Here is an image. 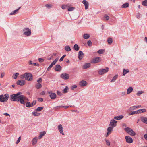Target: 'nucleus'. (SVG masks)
<instances>
[{
  "label": "nucleus",
  "mask_w": 147,
  "mask_h": 147,
  "mask_svg": "<svg viewBox=\"0 0 147 147\" xmlns=\"http://www.w3.org/2000/svg\"><path fill=\"white\" fill-rule=\"evenodd\" d=\"M21 94L20 92H18L16 94H13L10 96V99L11 101H19L20 102V97Z\"/></svg>",
  "instance_id": "f257e3e1"
},
{
  "label": "nucleus",
  "mask_w": 147,
  "mask_h": 147,
  "mask_svg": "<svg viewBox=\"0 0 147 147\" xmlns=\"http://www.w3.org/2000/svg\"><path fill=\"white\" fill-rule=\"evenodd\" d=\"M9 97V95L8 94H6L4 95H1L0 96V101L4 102L7 101Z\"/></svg>",
  "instance_id": "f03ea898"
},
{
  "label": "nucleus",
  "mask_w": 147,
  "mask_h": 147,
  "mask_svg": "<svg viewBox=\"0 0 147 147\" xmlns=\"http://www.w3.org/2000/svg\"><path fill=\"white\" fill-rule=\"evenodd\" d=\"M23 34L27 36H29L31 35V30L28 28H25L23 30Z\"/></svg>",
  "instance_id": "7ed1b4c3"
},
{
  "label": "nucleus",
  "mask_w": 147,
  "mask_h": 147,
  "mask_svg": "<svg viewBox=\"0 0 147 147\" xmlns=\"http://www.w3.org/2000/svg\"><path fill=\"white\" fill-rule=\"evenodd\" d=\"M20 99V103L24 105L25 104V102L29 101V99L27 97L22 95H21Z\"/></svg>",
  "instance_id": "20e7f679"
},
{
  "label": "nucleus",
  "mask_w": 147,
  "mask_h": 147,
  "mask_svg": "<svg viewBox=\"0 0 147 147\" xmlns=\"http://www.w3.org/2000/svg\"><path fill=\"white\" fill-rule=\"evenodd\" d=\"M101 59L100 57H96L93 58L91 61L90 63L92 64H96L100 62Z\"/></svg>",
  "instance_id": "39448f33"
},
{
  "label": "nucleus",
  "mask_w": 147,
  "mask_h": 147,
  "mask_svg": "<svg viewBox=\"0 0 147 147\" xmlns=\"http://www.w3.org/2000/svg\"><path fill=\"white\" fill-rule=\"evenodd\" d=\"M25 79L28 81H31L32 79V74L29 73H25Z\"/></svg>",
  "instance_id": "423d86ee"
},
{
  "label": "nucleus",
  "mask_w": 147,
  "mask_h": 147,
  "mask_svg": "<svg viewBox=\"0 0 147 147\" xmlns=\"http://www.w3.org/2000/svg\"><path fill=\"white\" fill-rule=\"evenodd\" d=\"M109 71V68L106 67L105 69H100L98 71V74L100 75H102L108 72Z\"/></svg>",
  "instance_id": "0eeeda50"
},
{
  "label": "nucleus",
  "mask_w": 147,
  "mask_h": 147,
  "mask_svg": "<svg viewBox=\"0 0 147 147\" xmlns=\"http://www.w3.org/2000/svg\"><path fill=\"white\" fill-rule=\"evenodd\" d=\"M61 77L64 80H67L69 78V75L68 74L63 73L61 75Z\"/></svg>",
  "instance_id": "6e6552de"
},
{
  "label": "nucleus",
  "mask_w": 147,
  "mask_h": 147,
  "mask_svg": "<svg viewBox=\"0 0 147 147\" xmlns=\"http://www.w3.org/2000/svg\"><path fill=\"white\" fill-rule=\"evenodd\" d=\"M48 92L49 94V96L51 99H54L56 98V95L55 93H52L51 91H48Z\"/></svg>",
  "instance_id": "1a4fd4ad"
},
{
  "label": "nucleus",
  "mask_w": 147,
  "mask_h": 147,
  "mask_svg": "<svg viewBox=\"0 0 147 147\" xmlns=\"http://www.w3.org/2000/svg\"><path fill=\"white\" fill-rule=\"evenodd\" d=\"M117 121L114 119L111 120L110 122L109 125L113 127L116 126Z\"/></svg>",
  "instance_id": "9d476101"
},
{
  "label": "nucleus",
  "mask_w": 147,
  "mask_h": 147,
  "mask_svg": "<svg viewBox=\"0 0 147 147\" xmlns=\"http://www.w3.org/2000/svg\"><path fill=\"white\" fill-rule=\"evenodd\" d=\"M57 128L59 130V131L60 132V134H62L63 135H64V133L63 132V127L62 125L61 124L58 125L57 127Z\"/></svg>",
  "instance_id": "9b49d317"
},
{
  "label": "nucleus",
  "mask_w": 147,
  "mask_h": 147,
  "mask_svg": "<svg viewBox=\"0 0 147 147\" xmlns=\"http://www.w3.org/2000/svg\"><path fill=\"white\" fill-rule=\"evenodd\" d=\"M125 139L126 142L127 143H131L133 142L132 139L130 137L126 136L125 137Z\"/></svg>",
  "instance_id": "f8f14e48"
},
{
  "label": "nucleus",
  "mask_w": 147,
  "mask_h": 147,
  "mask_svg": "<svg viewBox=\"0 0 147 147\" xmlns=\"http://www.w3.org/2000/svg\"><path fill=\"white\" fill-rule=\"evenodd\" d=\"M91 64L90 63H86L83 65L82 66V68L83 69H86L90 67Z\"/></svg>",
  "instance_id": "ddd939ff"
},
{
  "label": "nucleus",
  "mask_w": 147,
  "mask_h": 147,
  "mask_svg": "<svg viewBox=\"0 0 147 147\" xmlns=\"http://www.w3.org/2000/svg\"><path fill=\"white\" fill-rule=\"evenodd\" d=\"M25 83V81L22 80H18L17 82V84L20 86H23Z\"/></svg>",
  "instance_id": "4468645a"
},
{
  "label": "nucleus",
  "mask_w": 147,
  "mask_h": 147,
  "mask_svg": "<svg viewBox=\"0 0 147 147\" xmlns=\"http://www.w3.org/2000/svg\"><path fill=\"white\" fill-rule=\"evenodd\" d=\"M82 3L85 5V9H87L88 7V3L86 0H84L82 1Z\"/></svg>",
  "instance_id": "2eb2a0df"
},
{
  "label": "nucleus",
  "mask_w": 147,
  "mask_h": 147,
  "mask_svg": "<svg viewBox=\"0 0 147 147\" xmlns=\"http://www.w3.org/2000/svg\"><path fill=\"white\" fill-rule=\"evenodd\" d=\"M79 84L81 86H84L87 85V82L86 81L82 80L80 82Z\"/></svg>",
  "instance_id": "dca6fc26"
},
{
  "label": "nucleus",
  "mask_w": 147,
  "mask_h": 147,
  "mask_svg": "<svg viewBox=\"0 0 147 147\" xmlns=\"http://www.w3.org/2000/svg\"><path fill=\"white\" fill-rule=\"evenodd\" d=\"M62 67L59 65H57L55 66V70L57 71H59L61 69Z\"/></svg>",
  "instance_id": "f3484780"
},
{
  "label": "nucleus",
  "mask_w": 147,
  "mask_h": 147,
  "mask_svg": "<svg viewBox=\"0 0 147 147\" xmlns=\"http://www.w3.org/2000/svg\"><path fill=\"white\" fill-rule=\"evenodd\" d=\"M84 53L82 51H79L78 52V58L81 60L83 57Z\"/></svg>",
  "instance_id": "a211bd4d"
},
{
  "label": "nucleus",
  "mask_w": 147,
  "mask_h": 147,
  "mask_svg": "<svg viewBox=\"0 0 147 147\" xmlns=\"http://www.w3.org/2000/svg\"><path fill=\"white\" fill-rule=\"evenodd\" d=\"M21 7H19L18 8V9H16V10H14V11H13L11 12V13H10V15H15V14H16L17 13H18V11L21 8Z\"/></svg>",
  "instance_id": "6ab92c4d"
},
{
  "label": "nucleus",
  "mask_w": 147,
  "mask_h": 147,
  "mask_svg": "<svg viewBox=\"0 0 147 147\" xmlns=\"http://www.w3.org/2000/svg\"><path fill=\"white\" fill-rule=\"evenodd\" d=\"M141 121L144 123L147 124V117H141Z\"/></svg>",
  "instance_id": "aec40b11"
},
{
  "label": "nucleus",
  "mask_w": 147,
  "mask_h": 147,
  "mask_svg": "<svg viewBox=\"0 0 147 147\" xmlns=\"http://www.w3.org/2000/svg\"><path fill=\"white\" fill-rule=\"evenodd\" d=\"M124 117V116L122 115L115 116L114 117V119L117 120H120L123 119Z\"/></svg>",
  "instance_id": "412c9836"
},
{
  "label": "nucleus",
  "mask_w": 147,
  "mask_h": 147,
  "mask_svg": "<svg viewBox=\"0 0 147 147\" xmlns=\"http://www.w3.org/2000/svg\"><path fill=\"white\" fill-rule=\"evenodd\" d=\"M133 90V88L132 87H129L127 89V94H129Z\"/></svg>",
  "instance_id": "4be33fe9"
},
{
  "label": "nucleus",
  "mask_w": 147,
  "mask_h": 147,
  "mask_svg": "<svg viewBox=\"0 0 147 147\" xmlns=\"http://www.w3.org/2000/svg\"><path fill=\"white\" fill-rule=\"evenodd\" d=\"M46 132L44 131L42 132H41L40 133V135L38 137V138L39 139L42 138L43 136H44L46 134Z\"/></svg>",
  "instance_id": "5701e85b"
},
{
  "label": "nucleus",
  "mask_w": 147,
  "mask_h": 147,
  "mask_svg": "<svg viewBox=\"0 0 147 147\" xmlns=\"http://www.w3.org/2000/svg\"><path fill=\"white\" fill-rule=\"evenodd\" d=\"M37 137H35L32 140V145H34L36 144L37 142Z\"/></svg>",
  "instance_id": "b1692460"
},
{
  "label": "nucleus",
  "mask_w": 147,
  "mask_h": 147,
  "mask_svg": "<svg viewBox=\"0 0 147 147\" xmlns=\"http://www.w3.org/2000/svg\"><path fill=\"white\" fill-rule=\"evenodd\" d=\"M137 111H138V114L139 113H144L146 111V110L145 109H139Z\"/></svg>",
  "instance_id": "393cba45"
},
{
  "label": "nucleus",
  "mask_w": 147,
  "mask_h": 147,
  "mask_svg": "<svg viewBox=\"0 0 147 147\" xmlns=\"http://www.w3.org/2000/svg\"><path fill=\"white\" fill-rule=\"evenodd\" d=\"M90 37V35L88 34H84L83 35V38L86 39L89 38Z\"/></svg>",
  "instance_id": "a878e982"
},
{
  "label": "nucleus",
  "mask_w": 147,
  "mask_h": 147,
  "mask_svg": "<svg viewBox=\"0 0 147 147\" xmlns=\"http://www.w3.org/2000/svg\"><path fill=\"white\" fill-rule=\"evenodd\" d=\"M65 49L67 52L70 51L71 50L70 47L68 45L65 46Z\"/></svg>",
  "instance_id": "bb28decb"
},
{
  "label": "nucleus",
  "mask_w": 147,
  "mask_h": 147,
  "mask_svg": "<svg viewBox=\"0 0 147 147\" xmlns=\"http://www.w3.org/2000/svg\"><path fill=\"white\" fill-rule=\"evenodd\" d=\"M68 90L69 88L67 86H66L64 89L63 90V92L64 93H66L68 92Z\"/></svg>",
  "instance_id": "cd10ccee"
},
{
  "label": "nucleus",
  "mask_w": 147,
  "mask_h": 147,
  "mask_svg": "<svg viewBox=\"0 0 147 147\" xmlns=\"http://www.w3.org/2000/svg\"><path fill=\"white\" fill-rule=\"evenodd\" d=\"M35 86L36 88L38 89L41 88L42 86L40 83H38L36 84Z\"/></svg>",
  "instance_id": "c85d7f7f"
},
{
  "label": "nucleus",
  "mask_w": 147,
  "mask_h": 147,
  "mask_svg": "<svg viewBox=\"0 0 147 147\" xmlns=\"http://www.w3.org/2000/svg\"><path fill=\"white\" fill-rule=\"evenodd\" d=\"M144 93V92L143 91L140 90L138 91L136 93V95L137 96H140L141 94H143Z\"/></svg>",
  "instance_id": "c756f323"
},
{
  "label": "nucleus",
  "mask_w": 147,
  "mask_h": 147,
  "mask_svg": "<svg viewBox=\"0 0 147 147\" xmlns=\"http://www.w3.org/2000/svg\"><path fill=\"white\" fill-rule=\"evenodd\" d=\"M118 75H115V76H114L112 80L111 81V82H115L118 78Z\"/></svg>",
  "instance_id": "7c9ffc66"
},
{
  "label": "nucleus",
  "mask_w": 147,
  "mask_h": 147,
  "mask_svg": "<svg viewBox=\"0 0 147 147\" xmlns=\"http://www.w3.org/2000/svg\"><path fill=\"white\" fill-rule=\"evenodd\" d=\"M129 3H125L122 6V8H126L129 7Z\"/></svg>",
  "instance_id": "2f4dec72"
},
{
  "label": "nucleus",
  "mask_w": 147,
  "mask_h": 147,
  "mask_svg": "<svg viewBox=\"0 0 147 147\" xmlns=\"http://www.w3.org/2000/svg\"><path fill=\"white\" fill-rule=\"evenodd\" d=\"M74 48L75 50L76 51H78L79 50V47H78L77 44H75L74 45Z\"/></svg>",
  "instance_id": "473e14b6"
},
{
  "label": "nucleus",
  "mask_w": 147,
  "mask_h": 147,
  "mask_svg": "<svg viewBox=\"0 0 147 147\" xmlns=\"http://www.w3.org/2000/svg\"><path fill=\"white\" fill-rule=\"evenodd\" d=\"M129 134L130 135L133 136H135L136 134V133L132 129H131L130 132H129Z\"/></svg>",
  "instance_id": "72a5a7b5"
},
{
  "label": "nucleus",
  "mask_w": 147,
  "mask_h": 147,
  "mask_svg": "<svg viewBox=\"0 0 147 147\" xmlns=\"http://www.w3.org/2000/svg\"><path fill=\"white\" fill-rule=\"evenodd\" d=\"M129 72V70L128 69L125 70V69H124L123 70V76H125L127 73Z\"/></svg>",
  "instance_id": "f704fd0d"
},
{
  "label": "nucleus",
  "mask_w": 147,
  "mask_h": 147,
  "mask_svg": "<svg viewBox=\"0 0 147 147\" xmlns=\"http://www.w3.org/2000/svg\"><path fill=\"white\" fill-rule=\"evenodd\" d=\"M131 129L129 127H127L124 129V130L125 131L127 132L129 134V132H130V130Z\"/></svg>",
  "instance_id": "c9c22d12"
},
{
  "label": "nucleus",
  "mask_w": 147,
  "mask_h": 147,
  "mask_svg": "<svg viewBox=\"0 0 147 147\" xmlns=\"http://www.w3.org/2000/svg\"><path fill=\"white\" fill-rule=\"evenodd\" d=\"M19 74L18 73H16L14 74L13 75V76H12V77L14 79H16L17 77L19 75Z\"/></svg>",
  "instance_id": "e433bc0d"
},
{
  "label": "nucleus",
  "mask_w": 147,
  "mask_h": 147,
  "mask_svg": "<svg viewBox=\"0 0 147 147\" xmlns=\"http://www.w3.org/2000/svg\"><path fill=\"white\" fill-rule=\"evenodd\" d=\"M113 127H110L108 128L107 129V131L108 133H111L113 131Z\"/></svg>",
  "instance_id": "4c0bfd02"
},
{
  "label": "nucleus",
  "mask_w": 147,
  "mask_h": 147,
  "mask_svg": "<svg viewBox=\"0 0 147 147\" xmlns=\"http://www.w3.org/2000/svg\"><path fill=\"white\" fill-rule=\"evenodd\" d=\"M71 106H58L56 107L57 108H60V107H63L64 108L66 109L67 108L71 107Z\"/></svg>",
  "instance_id": "58836bf2"
},
{
  "label": "nucleus",
  "mask_w": 147,
  "mask_h": 147,
  "mask_svg": "<svg viewBox=\"0 0 147 147\" xmlns=\"http://www.w3.org/2000/svg\"><path fill=\"white\" fill-rule=\"evenodd\" d=\"M69 7V5L68 4L65 5H63L61 7L63 9H66L67 7Z\"/></svg>",
  "instance_id": "ea45409f"
},
{
  "label": "nucleus",
  "mask_w": 147,
  "mask_h": 147,
  "mask_svg": "<svg viewBox=\"0 0 147 147\" xmlns=\"http://www.w3.org/2000/svg\"><path fill=\"white\" fill-rule=\"evenodd\" d=\"M138 111H132L131 113H129V115H132L135 114H138Z\"/></svg>",
  "instance_id": "a19ab883"
},
{
  "label": "nucleus",
  "mask_w": 147,
  "mask_h": 147,
  "mask_svg": "<svg viewBox=\"0 0 147 147\" xmlns=\"http://www.w3.org/2000/svg\"><path fill=\"white\" fill-rule=\"evenodd\" d=\"M105 51L104 49H100L97 51V53L99 54H102Z\"/></svg>",
  "instance_id": "79ce46f5"
},
{
  "label": "nucleus",
  "mask_w": 147,
  "mask_h": 147,
  "mask_svg": "<svg viewBox=\"0 0 147 147\" xmlns=\"http://www.w3.org/2000/svg\"><path fill=\"white\" fill-rule=\"evenodd\" d=\"M107 42L109 44H111L112 43V39L111 38H109L108 39Z\"/></svg>",
  "instance_id": "37998d69"
},
{
  "label": "nucleus",
  "mask_w": 147,
  "mask_h": 147,
  "mask_svg": "<svg viewBox=\"0 0 147 147\" xmlns=\"http://www.w3.org/2000/svg\"><path fill=\"white\" fill-rule=\"evenodd\" d=\"M45 6L47 8L50 9L52 7V5L50 4H47L45 5Z\"/></svg>",
  "instance_id": "c03bdc74"
},
{
  "label": "nucleus",
  "mask_w": 147,
  "mask_h": 147,
  "mask_svg": "<svg viewBox=\"0 0 147 147\" xmlns=\"http://www.w3.org/2000/svg\"><path fill=\"white\" fill-rule=\"evenodd\" d=\"M32 115L35 116H38L40 115V113H37L36 112H32Z\"/></svg>",
  "instance_id": "a18cd8bd"
},
{
  "label": "nucleus",
  "mask_w": 147,
  "mask_h": 147,
  "mask_svg": "<svg viewBox=\"0 0 147 147\" xmlns=\"http://www.w3.org/2000/svg\"><path fill=\"white\" fill-rule=\"evenodd\" d=\"M58 60V58H57L54 60V61L51 63V64H52L53 65H55L56 64V63L57 62V61Z\"/></svg>",
  "instance_id": "49530a36"
},
{
  "label": "nucleus",
  "mask_w": 147,
  "mask_h": 147,
  "mask_svg": "<svg viewBox=\"0 0 147 147\" xmlns=\"http://www.w3.org/2000/svg\"><path fill=\"white\" fill-rule=\"evenodd\" d=\"M137 108V107L136 106H133L131 107L129 109L130 110L132 111L135 110Z\"/></svg>",
  "instance_id": "de8ad7c7"
},
{
  "label": "nucleus",
  "mask_w": 147,
  "mask_h": 147,
  "mask_svg": "<svg viewBox=\"0 0 147 147\" xmlns=\"http://www.w3.org/2000/svg\"><path fill=\"white\" fill-rule=\"evenodd\" d=\"M43 107H39L35 109V110L37 111H41L43 110Z\"/></svg>",
  "instance_id": "09e8293b"
},
{
  "label": "nucleus",
  "mask_w": 147,
  "mask_h": 147,
  "mask_svg": "<svg viewBox=\"0 0 147 147\" xmlns=\"http://www.w3.org/2000/svg\"><path fill=\"white\" fill-rule=\"evenodd\" d=\"M26 106L27 107H31V104L30 102H27L26 103Z\"/></svg>",
  "instance_id": "8fccbe9b"
},
{
  "label": "nucleus",
  "mask_w": 147,
  "mask_h": 147,
  "mask_svg": "<svg viewBox=\"0 0 147 147\" xmlns=\"http://www.w3.org/2000/svg\"><path fill=\"white\" fill-rule=\"evenodd\" d=\"M142 4L144 6H147V0H145L143 1Z\"/></svg>",
  "instance_id": "3c124183"
},
{
  "label": "nucleus",
  "mask_w": 147,
  "mask_h": 147,
  "mask_svg": "<svg viewBox=\"0 0 147 147\" xmlns=\"http://www.w3.org/2000/svg\"><path fill=\"white\" fill-rule=\"evenodd\" d=\"M74 9V8L73 7H69L68 9V11H73Z\"/></svg>",
  "instance_id": "603ef678"
},
{
  "label": "nucleus",
  "mask_w": 147,
  "mask_h": 147,
  "mask_svg": "<svg viewBox=\"0 0 147 147\" xmlns=\"http://www.w3.org/2000/svg\"><path fill=\"white\" fill-rule=\"evenodd\" d=\"M104 17L106 18L107 20H108L110 18L106 14H105L104 15Z\"/></svg>",
  "instance_id": "864d4df0"
},
{
  "label": "nucleus",
  "mask_w": 147,
  "mask_h": 147,
  "mask_svg": "<svg viewBox=\"0 0 147 147\" xmlns=\"http://www.w3.org/2000/svg\"><path fill=\"white\" fill-rule=\"evenodd\" d=\"M66 56V55H63L60 59L59 61L61 62L63 60V58Z\"/></svg>",
  "instance_id": "5fc2aeb1"
},
{
  "label": "nucleus",
  "mask_w": 147,
  "mask_h": 147,
  "mask_svg": "<svg viewBox=\"0 0 147 147\" xmlns=\"http://www.w3.org/2000/svg\"><path fill=\"white\" fill-rule=\"evenodd\" d=\"M125 94L126 92H122L120 94L121 96L122 97L124 96L125 95Z\"/></svg>",
  "instance_id": "6e6d98bb"
},
{
  "label": "nucleus",
  "mask_w": 147,
  "mask_h": 147,
  "mask_svg": "<svg viewBox=\"0 0 147 147\" xmlns=\"http://www.w3.org/2000/svg\"><path fill=\"white\" fill-rule=\"evenodd\" d=\"M87 44H88V45L89 46H91L92 45V42L90 41V40H89L88 42H87Z\"/></svg>",
  "instance_id": "4d7b16f0"
},
{
  "label": "nucleus",
  "mask_w": 147,
  "mask_h": 147,
  "mask_svg": "<svg viewBox=\"0 0 147 147\" xmlns=\"http://www.w3.org/2000/svg\"><path fill=\"white\" fill-rule=\"evenodd\" d=\"M36 100H33L32 103H31V107H33L34 105L36 104Z\"/></svg>",
  "instance_id": "13d9d810"
},
{
  "label": "nucleus",
  "mask_w": 147,
  "mask_h": 147,
  "mask_svg": "<svg viewBox=\"0 0 147 147\" xmlns=\"http://www.w3.org/2000/svg\"><path fill=\"white\" fill-rule=\"evenodd\" d=\"M53 66V65L52 64H51L48 68L47 69V70L48 71H49L51 69L52 67Z\"/></svg>",
  "instance_id": "bf43d9fd"
},
{
  "label": "nucleus",
  "mask_w": 147,
  "mask_h": 147,
  "mask_svg": "<svg viewBox=\"0 0 147 147\" xmlns=\"http://www.w3.org/2000/svg\"><path fill=\"white\" fill-rule=\"evenodd\" d=\"M38 60L41 63L44 61V59L42 58H38Z\"/></svg>",
  "instance_id": "052dcab7"
},
{
  "label": "nucleus",
  "mask_w": 147,
  "mask_h": 147,
  "mask_svg": "<svg viewBox=\"0 0 147 147\" xmlns=\"http://www.w3.org/2000/svg\"><path fill=\"white\" fill-rule=\"evenodd\" d=\"M57 94L58 95H59L60 96H62V94L59 91H57Z\"/></svg>",
  "instance_id": "680f3d73"
},
{
  "label": "nucleus",
  "mask_w": 147,
  "mask_h": 147,
  "mask_svg": "<svg viewBox=\"0 0 147 147\" xmlns=\"http://www.w3.org/2000/svg\"><path fill=\"white\" fill-rule=\"evenodd\" d=\"M20 140H21V137L20 136L19 137L18 140L16 141V144H18V143H19L20 142Z\"/></svg>",
  "instance_id": "e2e57ef3"
},
{
  "label": "nucleus",
  "mask_w": 147,
  "mask_h": 147,
  "mask_svg": "<svg viewBox=\"0 0 147 147\" xmlns=\"http://www.w3.org/2000/svg\"><path fill=\"white\" fill-rule=\"evenodd\" d=\"M37 81L38 83H39L40 82H41L42 81V79L41 78H39L38 79Z\"/></svg>",
  "instance_id": "0e129e2a"
},
{
  "label": "nucleus",
  "mask_w": 147,
  "mask_h": 147,
  "mask_svg": "<svg viewBox=\"0 0 147 147\" xmlns=\"http://www.w3.org/2000/svg\"><path fill=\"white\" fill-rule=\"evenodd\" d=\"M106 142L107 144V145H108L109 146L110 145V142L109 140H106Z\"/></svg>",
  "instance_id": "69168bd1"
},
{
  "label": "nucleus",
  "mask_w": 147,
  "mask_h": 147,
  "mask_svg": "<svg viewBox=\"0 0 147 147\" xmlns=\"http://www.w3.org/2000/svg\"><path fill=\"white\" fill-rule=\"evenodd\" d=\"M5 73L4 72H3L1 73V76H0V77L1 78H3L4 76L5 75Z\"/></svg>",
  "instance_id": "338daca9"
},
{
  "label": "nucleus",
  "mask_w": 147,
  "mask_h": 147,
  "mask_svg": "<svg viewBox=\"0 0 147 147\" xmlns=\"http://www.w3.org/2000/svg\"><path fill=\"white\" fill-rule=\"evenodd\" d=\"M136 16L137 18H139L140 17V14L139 13H138L136 15Z\"/></svg>",
  "instance_id": "774afa93"
}]
</instances>
